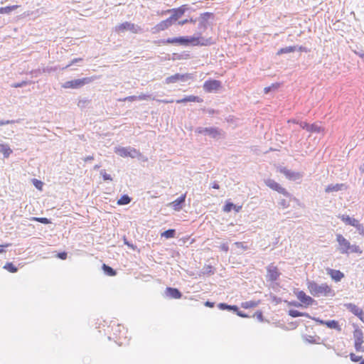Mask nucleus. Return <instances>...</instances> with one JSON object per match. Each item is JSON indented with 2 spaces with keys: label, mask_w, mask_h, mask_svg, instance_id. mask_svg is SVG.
Listing matches in <instances>:
<instances>
[{
  "label": "nucleus",
  "mask_w": 364,
  "mask_h": 364,
  "mask_svg": "<svg viewBox=\"0 0 364 364\" xmlns=\"http://www.w3.org/2000/svg\"><path fill=\"white\" fill-rule=\"evenodd\" d=\"M175 234H176V231L174 229H169L168 230H166L164 232H163L161 234V237H164L166 239H168V238H173L175 237Z\"/></svg>",
  "instance_id": "34"
},
{
  "label": "nucleus",
  "mask_w": 364,
  "mask_h": 364,
  "mask_svg": "<svg viewBox=\"0 0 364 364\" xmlns=\"http://www.w3.org/2000/svg\"><path fill=\"white\" fill-rule=\"evenodd\" d=\"M176 103H186V102H198L201 103L203 102V100L200 98V97L195 96V95H188L186 96L182 99L177 100Z\"/></svg>",
  "instance_id": "19"
},
{
  "label": "nucleus",
  "mask_w": 364,
  "mask_h": 364,
  "mask_svg": "<svg viewBox=\"0 0 364 364\" xmlns=\"http://www.w3.org/2000/svg\"><path fill=\"white\" fill-rule=\"evenodd\" d=\"M131 198L127 195L122 196L117 201L118 205H127L129 203Z\"/></svg>",
  "instance_id": "37"
},
{
  "label": "nucleus",
  "mask_w": 364,
  "mask_h": 364,
  "mask_svg": "<svg viewBox=\"0 0 364 364\" xmlns=\"http://www.w3.org/2000/svg\"><path fill=\"white\" fill-rule=\"evenodd\" d=\"M188 23V18H186L184 20H182V21H180L178 22V24L180 25V26H183L186 23Z\"/></svg>",
  "instance_id": "53"
},
{
  "label": "nucleus",
  "mask_w": 364,
  "mask_h": 364,
  "mask_svg": "<svg viewBox=\"0 0 364 364\" xmlns=\"http://www.w3.org/2000/svg\"><path fill=\"white\" fill-rule=\"evenodd\" d=\"M186 193L183 194L181 197L173 201L171 205L176 210H179L181 209L180 205L184 203L186 199Z\"/></svg>",
  "instance_id": "24"
},
{
  "label": "nucleus",
  "mask_w": 364,
  "mask_h": 364,
  "mask_svg": "<svg viewBox=\"0 0 364 364\" xmlns=\"http://www.w3.org/2000/svg\"><path fill=\"white\" fill-rule=\"evenodd\" d=\"M213 14L210 12H205L200 14V18L201 20V23H205L208 21L209 18H212Z\"/></svg>",
  "instance_id": "35"
},
{
  "label": "nucleus",
  "mask_w": 364,
  "mask_h": 364,
  "mask_svg": "<svg viewBox=\"0 0 364 364\" xmlns=\"http://www.w3.org/2000/svg\"><path fill=\"white\" fill-rule=\"evenodd\" d=\"M191 77L190 75V74H179V73H176L175 75H173L171 76H169L168 77H166V82L167 84H171V83H175L178 81H186L188 79H190Z\"/></svg>",
  "instance_id": "15"
},
{
  "label": "nucleus",
  "mask_w": 364,
  "mask_h": 364,
  "mask_svg": "<svg viewBox=\"0 0 364 364\" xmlns=\"http://www.w3.org/2000/svg\"><path fill=\"white\" fill-rule=\"evenodd\" d=\"M340 218L346 224L356 228L360 232L363 231V225L360 224L358 220L346 215H343Z\"/></svg>",
  "instance_id": "13"
},
{
  "label": "nucleus",
  "mask_w": 364,
  "mask_h": 364,
  "mask_svg": "<svg viewBox=\"0 0 364 364\" xmlns=\"http://www.w3.org/2000/svg\"><path fill=\"white\" fill-rule=\"evenodd\" d=\"M279 276L280 272L277 266L271 264L267 267V278L269 281L274 282L279 279Z\"/></svg>",
  "instance_id": "11"
},
{
  "label": "nucleus",
  "mask_w": 364,
  "mask_h": 364,
  "mask_svg": "<svg viewBox=\"0 0 364 364\" xmlns=\"http://www.w3.org/2000/svg\"><path fill=\"white\" fill-rule=\"evenodd\" d=\"M33 221H37L43 224H49L50 223V220L46 218H36L33 217L31 219Z\"/></svg>",
  "instance_id": "39"
},
{
  "label": "nucleus",
  "mask_w": 364,
  "mask_h": 364,
  "mask_svg": "<svg viewBox=\"0 0 364 364\" xmlns=\"http://www.w3.org/2000/svg\"><path fill=\"white\" fill-rule=\"evenodd\" d=\"M58 257L61 259H65L67 258V253L63 252L58 254Z\"/></svg>",
  "instance_id": "50"
},
{
  "label": "nucleus",
  "mask_w": 364,
  "mask_h": 364,
  "mask_svg": "<svg viewBox=\"0 0 364 364\" xmlns=\"http://www.w3.org/2000/svg\"><path fill=\"white\" fill-rule=\"evenodd\" d=\"M345 306L347 308V309H348L351 313H353L356 316H358L360 312L363 310L362 309L359 308L358 306L352 303L346 304Z\"/></svg>",
  "instance_id": "26"
},
{
  "label": "nucleus",
  "mask_w": 364,
  "mask_h": 364,
  "mask_svg": "<svg viewBox=\"0 0 364 364\" xmlns=\"http://www.w3.org/2000/svg\"><path fill=\"white\" fill-rule=\"evenodd\" d=\"M0 151L4 154L5 157H9L11 154L12 150L7 145H1Z\"/></svg>",
  "instance_id": "36"
},
{
  "label": "nucleus",
  "mask_w": 364,
  "mask_h": 364,
  "mask_svg": "<svg viewBox=\"0 0 364 364\" xmlns=\"http://www.w3.org/2000/svg\"><path fill=\"white\" fill-rule=\"evenodd\" d=\"M94 159V157L92 156H87L85 158V161H91V160H93Z\"/></svg>",
  "instance_id": "60"
},
{
  "label": "nucleus",
  "mask_w": 364,
  "mask_h": 364,
  "mask_svg": "<svg viewBox=\"0 0 364 364\" xmlns=\"http://www.w3.org/2000/svg\"><path fill=\"white\" fill-rule=\"evenodd\" d=\"M158 46H164L166 44H178L188 46H208L212 43L211 39H204L200 36H181L176 38H167L166 40H159L154 42Z\"/></svg>",
  "instance_id": "1"
},
{
  "label": "nucleus",
  "mask_w": 364,
  "mask_h": 364,
  "mask_svg": "<svg viewBox=\"0 0 364 364\" xmlns=\"http://www.w3.org/2000/svg\"><path fill=\"white\" fill-rule=\"evenodd\" d=\"M255 316L257 317V318L260 321H263V315H262V312L261 311H257L255 314Z\"/></svg>",
  "instance_id": "48"
},
{
  "label": "nucleus",
  "mask_w": 364,
  "mask_h": 364,
  "mask_svg": "<svg viewBox=\"0 0 364 364\" xmlns=\"http://www.w3.org/2000/svg\"><path fill=\"white\" fill-rule=\"evenodd\" d=\"M27 84H28L27 81H22L21 82L14 83L11 86L13 87L17 88V87H21L22 86L26 85Z\"/></svg>",
  "instance_id": "47"
},
{
  "label": "nucleus",
  "mask_w": 364,
  "mask_h": 364,
  "mask_svg": "<svg viewBox=\"0 0 364 364\" xmlns=\"http://www.w3.org/2000/svg\"><path fill=\"white\" fill-rule=\"evenodd\" d=\"M242 205H236L230 201H226L225 205L223 208V210L225 213H230L231 210H235L238 213L241 210Z\"/></svg>",
  "instance_id": "21"
},
{
  "label": "nucleus",
  "mask_w": 364,
  "mask_h": 364,
  "mask_svg": "<svg viewBox=\"0 0 364 364\" xmlns=\"http://www.w3.org/2000/svg\"><path fill=\"white\" fill-rule=\"evenodd\" d=\"M4 268L12 273L17 272V268L11 262H7Z\"/></svg>",
  "instance_id": "38"
},
{
  "label": "nucleus",
  "mask_w": 364,
  "mask_h": 364,
  "mask_svg": "<svg viewBox=\"0 0 364 364\" xmlns=\"http://www.w3.org/2000/svg\"><path fill=\"white\" fill-rule=\"evenodd\" d=\"M189 237H183L181 239V240L183 242H186L188 240Z\"/></svg>",
  "instance_id": "62"
},
{
  "label": "nucleus",
  "mask_w": 364,
  "mask_h": 364,
  "mask_svg": "<svg viewBox=\"0 0 364 364\" xmlns=\"http://www.w3.org/2000/svg\"><path fill=\"white\" fill-rule=\"evenodd\" d=\"M32 182H33V184L35 186V187L36 188H38V190L41 191L42 188H43V183L42 181L38 180V179H33L32 180Z\"/></svg>",
  "instance_id": "41"
},
{
  "label": "nucleus",
  "mask_w": 364,
  "mask_h": 364,
  "mask_svg": "<svg viewBox=\"0 0 364 364\" xmlns=\"http://www.w3.org/2000/svg\"><path fill=\"white\" fill-rule=\"evenodd\" d=\"M188 9V5L183 4L178 8L168 9L166 12L171 14L168 18L174 23L175 21H178L185 14Z\"/></svg>",
  "instance_id": "7"
},
{
  "label": "nucleus",
  "mask_w": 364,
  "mask_h": 364,
  "mask_svg": "<svg viewBox=\"0 0 364 364\" xmlns=\"http://www.w3.org/2000/svg\"><path fill=\"white\" fill-rule=\"evenodd\" d=\"M203 89L207 92L218 91L222 87L221 82L218 80H208L203 83Z\"/></svg>",
  "instance_id": "9"
},
{
  "label": "nucleus",
  "mask_w": 364,
  "mask_h": 364,
  "mask_svg": "<svg viewBox=\"0 0 364 364\" xmlns=\"http://www.w3.org/2000/svg\"><path fill=\"white\" fill-rule=\"evenodd\" d=\"M196 21V19H193V18L188 19V23H195Z\"/></svg>",
  "instance_id": "61"
},
{
  "label": "nucleus",
  "mask_w": 364,
  "mask_h": 364,
  "mask_svg": "<svg viewBox=\"0 0 364 364\" xmlns=\"http://www.w3.org/2000/svg\"><path fill=\"white\" fill-rule=\"evenodd\" d=\"M212 188H214V189H219L220 188V186H219V184L218 183L214 182V183H213Z\"/></svg>",
  "instance_id": "56"
},
{
  "label": "nucleus",
  "mask_w": 364,
  "mask_h": 364,
  "mask_svg": "<svg viewBox=\"0 0 364 364\" xmlns=\"http://www.w3.org/2000/svg\"><path fill=\"white\" fill-rule=\"evenodd\" d=\"M279 171L283 173L289 180H296L301 178V175L299 172H294L283 167L279 169Z\"/></svg>",
  "instance_id": "18"
},
{
  "label": "nucleus",
  "mask_w": 364,
  "mask_h": 364,
  "mask_svg": "<svg viewBox=\"0 0 364 364\" xmlns=\"http://www.w3.org/2000/svg\"><path fill=\"white\" fill-rule=\"evenodd\" d=\"M102 269L104 270L105 273L108 276L113 277L117 274V272L114 269H113L112 267L107 266L105 264L102 265Z\"/></svg>",
  "instance_id": "33"
},
{
  "label": "nucleus",
  "mask_w": 364,
  "mask_h": 364,
  "mask_svg": "<svg viewBox=\"0 0 364 364\" xmlns=\"http://www.w3.org/2000/svg\"><path fill=\"white\" fill-rule=\"evenodd\" d=\"M82 58H74V59H73V60H71V62L70 63V64H68V65L66 66V68H68V67H69V66H70V65H73V64H75V63H78V62H80V61H82Z\"/></svg>",
  "instance_id": "49"
},
{
  "label": "nucleus",
  "mask_w": 364,
  "mask_h": 364,
  "mask_svg": "<svg viewBox=\"0 0 364 364\" xmlns=\"http://www.w3.org/2000/svg\"><path fill=\"white\" fill-rule=\"evenodd\" d=\"M9 122H3V121H0V126H2V125H4V124H8Z\"/></svg>",
  "instance_id": "63"
},
{
  "label": "nucleus",
  "mask_w": 364,
  "mask_h": 364,
  "mask_svg": "<svg viewBox=\"0 0 364 364\" xmlns=\"http://www.w3.org/2000/svg\"><path fill=\"white\" fill-rule=\"evenodd\" d=\"M364 337L354 339V348L357 352H364Z\"/></svg>",
  "instance_id": "25"
},
{
  "label": "nucleus",
  "mask_w": 364,
  "mask_h": 364,
  "mask_svg": "<svg viewBox=\"0 0 364 364\" xmlns=\"http://www.w3.org/2000/svg\"><path fill=\"white\" fill-rule=\"evenodd\" d=\"M173 23L169 18L159 22L152 29L153 33H159L170 28Z\"/></svg>",
  "instance_id": "14"
},
{
  "label": "nucleus",
  "mask_w": 364,
  "mask_h": 364,
  "mask_svg": "<svg viewBox=\"0 0 364 364\" xmlns=\"http://www.w3.org/2000/svg\"><path fill=\"white\" fill-rule=\"evenodd\" d=\"M96 76L86 77L81 79H75L65 82L62 85V87L65 89H79L85 85L88 84L95 80Z\"/></svg>",
  "instance_id": "5"
},
{
  "label": "nucleus",
  "mask_w": 364,
  "mask_h": 364,
  "mask_svg": "<svg viewBox=\"0 0 364 364\" xmlns=\"http://www.w3.org/2000/svg\"><path fill=\"white\" fill-rule=\"evenodd\" d=\"M336 241L338 243V250L343 254L359 253L363 252L360 247L356 245H350L342 235H336Z\"/></svg>",
  "instance_id": "4"
},
{
  "label": "nucleus",
  "mask_w": 364,
  "mask_h": 364,
  "mask_svg": "<svg viewBox=\"0 0 364 364\" xmlns=\"http://www.w3.org/2000/svg\"><path fill=\"white\" fill-rule=\"evenodd\" d=\"M115 153L122 157H128L129 149L125 147H118L116 148Z\"/></svg>",
  "instance_id": "30"
},
{
  "label": "nucleus",
  "mask_w": 364,
  "mask_h": 364,
  "mask_svg": "<svg viewBox=\"0 0 364 364\" xmlns=\"http://www.w3.org/2000/svg\"><path fill=\"white\" fill-rule=\"evenodd\" d=\"M237 314L240 316V317H242V318H246L247 317V316L245 314H243L242 312L241 311H237Z\"/></svg>",
  "instance_id": "57"
},
{
  "label": "nucleus",
  "mask_w": 364,
  "mask_h": 364,
  "mask_svg": "<svg viewBox=\"0 0 364 364\" xmlns=\"http://www.w3.org/2000/svg\"><path fill=\"white\" fill-rule=\"evenodd\" d=\"M347 188V186L343 183H336L335 185L331 184L325 188L326 193L337 192L343 189Z\"/></svg>",
  "instance_id": "20"
},
{
  "label": "nucleus",
  "mask_w": 364,
  "mask_h": 364,
  "mask_svg": "<svg viewBox=\"0 0 364 364\" xmlns=\"http://www.w3.org/2000/svg\"><path fill=\"white\" fill-rule=\"evenodd\" d=\"M350 359L352 362L356 363L361 360L362 357L357 355L354 353H350L349 354Z\"/></svg>",
  "instance_id": "43"
},
{
  "label": "nucleus",
  "mask_w": 364,
  "mask_h": 364,
  "mask_svg": "<svg viewBox=\"0 0 364 364\" xmlns=\"http://www.w3.org/2000/svg\"><path fill=\"white\" fill-rule=\"evenodd\" d=\"M358 317L364 323V311L363 310L360 312Z\"/></svg>",
  "instance_id": "51"
},
{
  "label": "nucleus",
  "mask_w": 364,
  "mask_h": 364,
  "mask_svg": "<svg viewBox=\"0 0 364 364\" xmlns=\"http://www.w3.org/2000/svg\"><path fill=\"white\" fill-rule=\"evenodd\" d=\"M360 171H364V164H363V166L360 167Z\"/></svg>",
  "instance_id": "64"
},
{
  "label": "nucleus",
  "mask_w": 364,
  "mask_h": 364,
  "mask_svg": "<svg viewBox=\"0 0 364 364\" xmlns=\"http://www.w3.org/2000/svg\"><path fill=\"white\" fill-rule=\"evenodd\" d=\"M289 314L292 316V317H299V316H304V314L301 312H299V311L297 310H294V309H291L289 310Z\"/></svg>",
  "instance_id": "42"
},
{
  "label": "nucleus",
  "mask_w": 364,
  "mask_h": 364,
  "mask_svg": "<svg viewBox=\"0 0 364 364\" xmlns=\"http://www.w3.org/2000/svg\"><path fill=\"white\" fill-rule=\"evenodd\" d=\"M19 7L18 5H13V6H8L5 7H1L0 8V14H9L12 11L16 10Z\"/></svg>",
  "instance_id": "29"
},
{
  "label": "nucleus",
  "mask_w": 364,
  "mask_h": 364,
  "mask_svg": "<svg viewBox=\"0 0 364 364\" xmlns=\"http://www.w3.org/2000/svg\"><path fill=\"white\" fill-rule=\"evenodd\" d=\"M295 50H296V47L295 46H289V47H286V48H280L277 51V55H281L284 54V53L294 52Z\"/></svg>",
  "instance_id": "32"
},
{
  "label": "nucleus",
  "mask_w": 364,
  "mask_h": 364,
  "mask_svg": "<svg viewBox=\"0 0 364 364\" xmlns=\"http://www.w3.org/2000/svg\"><path fill=\"white\" fill-rule=\"evenodd\" d=\"M10 246V244L0 245V253L4 252V250L3 247H8Z\"/></svg>",
  "instance_id": "52"
},
{
  "label": "nucleus",
  "mask_w": 364,
  "mask_h": 364,
  "mask_svg": "<svg viewBox=\"0 0 364 364\" xmlns=\"http://www.w3.org/2000/svg\"><path fill=\"white\" fill-rule=\"evenodd\" d=\"M317 323H318L321 325H324L326 327L331 328V329H336L338 331H341V328L337 321L335 320H331V321H323L319 318L315 319Z\"/></svg>",
  "instance_id": "16"
},
{
  "label": "nucleus",
  "mask_w": 364,
  "mask_h": 364,
  "mask_svg": "<svg viewBox=\"0 0 364 364\" xmlns=\"http://www.w3.org/2000/svg\"><path fill=\"white\" fill-rule=\"evenodd\" d=\"M101 174L105 181H112V178L109 174H107L105 171H101Z\"/></svg>",
  "instance_id": "46"
},
{
  "label": "nucleus",
  "mask_w": 364,
  "mask_h": 364,
  "mask_svg": "<svg viewBox=\"0 0 364 364\" xmlns=\"http://www.w3.org/2000/svg\"><path fill=\"white\" fill-rule=\"evenodd\" d=\"M114 31L119 34L123 33L125 31H130L132 33H138L141 31V28L140 26L133 23L125 21L115 26Z\"/></svg>",
  "instance_id": "6"
},
{
  "label": "nucleus",
  "mask_w": 364,
  "mask_h": 364,
  "mask_svg": "<svg viewBox=\"0 0 364 364\" xmlns=\"http://www.w3.org/2000/svg\"><path fill=\"white\" fill-rule=\"evenodd\" d=\"M326 272L330 276L331 279L336 282H340L344 277V274L340 270L327 268Z\"/></svg>",
  "instance_id": "17"
},
{
  "label": "nucleus",
  "mask_w": 364,
  "mask_h": 364,
  "mask_svg": "<svg viewBox=\"0 0 364 364\" xmlns=\"http://www.w3.org/2000/svg\"><path fill=\"white\" fill-rule=\"evenodd\" d=\"M148 97H149V96L142 94V95H139L138 97L135 96V95L127 97L124 98L122 101H123V102H125V101L132 102V101H134V100H147Z\"/></svg>",
  "instance_id": "27"
},
{
  "label": "nucleus",
  "mask_w": 364,
  "mask_h": 364,
  "mask_svg": "<svg viewBox=\"0 0 364 364\" xmlns=\"http://www.w3.org/2000/svg\"><path fill=\"white\" fill-rule=\"evenodd\" d=\"M287 122H288V123H292V124H299V123H300L299 122L296 121V119H289V120L287 121Z\"/></svg>",
  "instance_id": "55"
},
{
  "label": "nucleus",
  "mask_w": 364,
  "mask_h": 364,
  "mask_svg": "<svg viewBox=\"0 0 364 364\" xmlns=\"http://www.w3.org/2000/svg\"><path fill=\"white\" fill-rule=\"evenodd\" d=\"M264 183L272 190L275 191L285 196H289V192L284 188L282 187L274 180L268 178L265 180Z\"/></svg>",
  "instance_id": "8"
},
{
  "label": "nucleus",
  "mask_w": 364,
  "mask_h": 364,
  "mask_svg": "<svg viewBox=\"0 0 364 364\" xmlns=\"http://www.w3.org/2000/svg\"><path fill=\"white\" fill-rule=\"evenodd\" d=\"M279 87V84H273L272 85V86H269V87H267L264 89V91L265 93H268L272 88H274V89H277Z\"/></svg>",
  "instance_id": "45"
},
{
  "label": "nucleus",
  "mask_w": 364,
  "mask_h": 364,
  "mask_svg": "<svg viewBox=\"0 0 364 364\" xmlns=\"http://www.w3.org/2000/svg\"><path fill=\"white\" fill-rule=\"evenodd\" d=\"M166 292L170 298L180 299L182 296V294L180 292V291L176 288L167 287L166 289Z\"/></svg>",
  "instance_id": "22"
},
{
  "label": "nucleus",
  "mask_w": 364,
  "mask_h": 364,
  "mask_svg": "<svg viewBox=\"0 0 364 364\" xmlns=\"http://www.w3.org/2000/svg\"><path fill=\"white\" fill-rule=\"evenodd\" d=\"M200 132L208 134L213 138H217L220 134L219 130L218 129L213 128V127L205 128L203 131H200Z\"/></svg>",
  "instance_id": "23"
},
{
  "label": "nucleus",
  "mask_w": 364,
  "mask_h": 364,
  "mask_svg": "<svg viewBox=\"0 0 364 364\" xmlns=\"http://www.w3.org/2000/svg\"><path fill=\"white\" fill-rule=\"evenodd\" d=\"M294 294L300 302L306 306L312 305L315 301L312 297L307 295L304 291H294Z\"/></svg>",
  "instance_id": "12"
},
{
  "label": "nucleus",
  "mask_w": 364,
  "mask_h": 364,
  "mask_svg": "<svg viewBox=\"0 0 364 364\" xmlns=\"http://www.w3.org/2000/svg\"><path fill=\"white\" fill-rule=\"evenodd\" d=\"M124 244L127 245L128 247H131L132 249L134 250V247L133 246V245H131L130 243H129L126 239H124Z\"/></svg>",
  "instance_id": "59"
},
{
  "label": "nucleus",
  "mask_w": 364,
  "mask_h": 364,
  "mask_svg": "<svg viewBox=\"0 0 364 364\" xmlns=\"http://www.w3.org/2000/svg\"><path fill=\"white\" fill-rule=\"evenodd\" d=\"M109 328H110L112 331V333H110L109 336V338L118 342L120 345L122 344L123 340H125L127 338V330L126 328L115 321L112 322Z\"/></svg>",
  "instance_id": "3"
},
{
  "label": "nucleus",
  "mask_w": 364,
  "mask_h": 364,
  "mask_svg": "<svg viewBox=\"0 0 364 364\" xmlns=\"http://www.w3.org/2000/svg\"><path fill=\"white\" fill-rule=\"evenodd\" d=\"M219 308L221 309H228V310H234V311H237V307L236 306H230V305H228L226 304H219Z\"/></svg>",
  "instance_id": "40"
},
{
  "label": "nucleus",
  "mask_w": 364,
  "mask_h": 364,
  "mask_svg": "<svg viewBox=\"0 0 364 364\" xmlns=\"http://www.w3.org/2000/svg\"><path fill=\"white\" fill-rule=\"evenodd\" d=\"M205 305L206 306H208V307L212 308V307H213V306H214V303L210 302V301H206V302L205 303Z\"/></svg>",
  "instance_id": "54"
},
{
  "label": "nucleus",
  "mask_w": 364,
  "mask_h": 364,
  "mask_svg": "<svg viewBox=\"0 0 364 364\" xmlns=\"http://www.w3.org/2000/svg\"><path fill=\"white\" fill-rule=\"evenodd\" d=\"M353 326H354V331L353 332V339L364 337L363 331L357 325H353Z\"/></svg>",
  "instance_id": "31"
},
{
  "label": "nucleus",
  "mask_w": 364,
  "mask_h": 364,
  "mask_svg": "<svg viewBox=\"0 0 364 364\" xmlns=\"http://www.w3.org/2000/svg\"><path fill=\"white\" fill-rule=\"evenodd\" d=\"M139 154V151L136 149H135L134 148H129V155H128V156L134 158V157H135L136 156H137Z\"/></svg>",
  "instance_id": "44"
},
{
  "label": "nucleus",
  "mask_w": 364,
  "mask_h": 364,
  "mask_svg": "<svg viewBox=\"0 0 364 364\" xmlns=\"http://www.w3.org/2000/svg\"><path fill=\"white\" fill-rule=\"evenodd\" d=\"M306 285L310 294L315 297L333 296L335 294L331 287L326 283L318 284L314 281H309Z\"/></svg>",
  "instance_id": "2"
},
{
  "label": "nucleus",
  "mask_w": 364,
  "mask_h": 364,
  "mask_svg": "<svg viewBox=\"0 0 364 364\" xmlns=\"http://www.w3.org/2000/svg\"><path fill=\"white\" fill-rule=\"evenodd\" d=\"M259 304V301H245V302H243L241 304V306L244 309H251V308H255L256 306H257Z\"/></svg>",
  "instance_id": "28"
},
{
  "label": "nucleus",
  "mask_w": 364,
  "mask_h": 364,
  "mask_svg": "<svg viewBox=\"0 0 364 364\" xmlns=\"http://www.w3.org/2000/svg\"><path fill=\"white\" fill-rule=\"evenodd\" d=\"M159 101L161 102L165 103V104L173 102V100H159Z\"/></svg>",
  "instance_id": "58"
},
{
  "label": "nucleus",
  "mask_w": 364,
  "mask_h": 364,
  "mask_svg": "<svg viewBox=\"0 0 364 364\" xmlns=\"http://www.w3.org/2000/svg\"><path fill=\"white\" fill-rule=\"evenodd\" d=\"M299 125L302 129H306L307 132L311 133H321L325 131V129L317 123L309 124L306 122H300Z\"/></svg>",
  "instance_id": "10"
}]
</instances>
